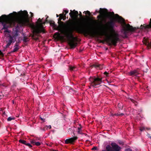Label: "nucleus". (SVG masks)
Masks as SVG:
<instances>
[{"label":"nucleus","instance_id":"nucleus-33","mask_svg":"<svg viewBox=\"0 0 151 151\" xmlns=\"http://www.w3.org/2000/svg\"><path fill=\"white\" fill-rule=\"evenodd\" d=\"M41 118V120L42 121H43V122H44V121H45V119H42V118Z\"/></svg>","mask_w":151,"mask_h":151},{"label":"nucleus","instance_id":"nucleus-3","mask_svg":"<svg viewBox=\"0 0 151 151\" xmlns=\"http://www.w3.org/2000/svg\"><path fill=\"white\" fill-rule=\"evenodd\" d=\"M91 85L93 87H96L97 86L100 85L102 82V78L99 77H92L90 78Z\"/></svg>","mask_w":151,"mask_h":151},{"label":"nucleus","instance_id":"nucleus-21","mask_svg":"<svg viewBox=\"0 0 151 151\" xmlns=\"http://www.w3.org/2000/svg\"><path fill=\"white\" fill-rule=\"evenodd\" d=\"M19 142L22 143V144H25L26 145V141L23 140H22L21 139H20L19 141Z\"/></svg>","mask_w":151,"mask_h":151},{"label":"nucleus","instance_id":"nucleus-18","mask_svg":"<svg viewBox=\"0 0 151 151\" xmlns=\"http://www.w3.org/2000/svg\"><path fill=\"white\" fill-rule=\"evenodd\" d=\"M81 127H79L78 128V131L77 132L78 134H82V133L81 132Z\"/></svg>","mask_w":151,"mask_h":151},{"label":"nucleus","instance_id":"nucleus-13","mask_svg":"<svg viewBox=\"0 0 151 151\" xmlns=\"http://www.w3.org/2000/svg\"><path fill=\"white\" fill-rule=\"evenodd\" d=\"M106 12V10L105 9H100L99 12L101 14H104Z\"/></svg>","mask_w":151,"mask_h":151},{"label":"nucleus","instance_id":"nucleus-34","mask_svg":"<svg viewBox=\"0 0 151 151\" xmlns=\"http://www.w3.org/2000/svg\"><path fill=\"white\" fill-rule=\"evenodd\" d=\"M31 16L32 17V16L33 15V14L31 12Z\"/></svg>","mask_w":151,"mask_h":151},{"label":"nucleus","instance_id":"nucleus-7","mask_svg":"<svg viewBox=\"0 0 151 151\" xmlns=\"http://www.w3.org/2000/svg\"><path fill=\"white\" fill-rule=\"evenodd\" d=\"M70 11L69 14L71 17H77L78 14V12L77 11H76L74 10L73 11L71 10Z\"/></svg>","mask_w":151,"mask_h":151},{"label":"nucleus","instance_id":"nucleus-10","mask_svg":"<svg viewBox=\"0 0 151 151\" xmlns=\"http://www.w3.org/2000/svg\"><path fill=\"white\" fill-rule=\"evenodd\" d=\"M115 17L119 22L122 23L124 22V19L122 17L119 16L118 15L116 14L115 15Z\"/></svg>","mask_w":151,"mask_h":151},{"label":"nucleus","instance_id":"nucleus-23","mask_svg":"<svg viewBox=\"0 0 151 151\" xmlns=\"http://www.w3.org/2000/svg\"><path fill=\"white\" fill-rule=\"evenodd\" d=\"M18 49V48L17 46H15L14 47L13 49V52H15L17 51Z\"/></svg>","mask_w":151,"mask_h":151},{"label":"nucleus","instance_id":"nucleus-12","mask_svg":"<svg viewBox=\"0 0 151 151\" xmlns=\"http://www.w3.org/2000/svg\"><path fill=\"white\" fill-rule=\"evenodd\" d=\"M31 143L33 145H36L37 146H40V145L41 144L39 142H35V140H32L31 141Z\"/></svg>","mask_w":151,"mask_h":151},{"label":"nucleus","instance_id":"nucleus-40","mask_svg":"<svg viewBox=\"0 0 151 151\" xmlns=\"http://www.w3.org/2000/svg\"><path fill=\"white\" fill-rule=\"evenodd\" d=\"M105 151V150H103V151Z\"/></svg>","mask_w":151,"mask_h":151},{"label":"nucleus","instance_id":"nucleus-24","mask_svg":"<svg viewBox=\"0 0 151 151\" xmlns=\"http://www.w3.org/2000/svg\"><path fill=\"white\" fill-rule=\"evenodd\" d=\"M68 11L67 10H64L63 11V14H64V13H65V14H64V16H65V15L66 14H67L68 13Z\"/></svg>","mask_w":151,"mask_h":151},{"label":"nucleus","instance_id":"nucleus-11","mask_svg":"<svg viewBox=\"0 0 151 151\" xmlns=\"http://www.w3.org/2000/svg\"><path fill=\"white\" fill-rule=\"evenodd\" d=\"M138 73V72L136 70L130 71L129 73V75L131 76L137 75Z\"/></svg>","mask_w":151,"mask_h":151},{"label":"nucleus","instance_id":"nucleus-25","mask_svg":"<svg viewBox=\"0 0 151 151\" xmlns=\"http://www.w3.org/2000/svg\"><path fill=\"white\" fill-rule=\"evenodd\" d=\"M54 22L53 21H51L50 22V24L52 26H53L54 25Z\"/></svg>","mask_w":151,"mask_h":151},{"label":"nucleus","instance_id":"nucleus-22","mask_svg":"<svg viewBox=\"0 0 151 151\" xmlns=\"http://www.w3.org/2000/svg\"><path fill=\"white\" fill-rule=\"evenodd\" d=\"M75 69V67L74 66H70V70H74L75 71L76 70Z\"/></svg>","mask_w":151,"mask_h":151},{"label":"nucleus","instance_id":"nucleus-20","mask_svg":"<svg viewBox=\"0 0 151 151\" xmlns=\"http://www.w3.org/2000/svg\"><path fill=\"white\" fill-rule=\"evenodd\" d=\"M15 119V118L14 117H9L7 119V121H11L12 120H14Z\"/></svg>","mask_w":151,"mask_h":151},{"label":"nucleus","instance_id":"nucleus-32","mask_svg":"<svg viewBox=\"0 0 151 151\" xmlns=\"http://www.w3.org/2000/svg\"><path fill=\"white\" fill-rule=\"evenodd\" d=\"M125 151H132V150L130 148H128L126 149Z\"/></svg>","mask_w":151,"mask_h":151},{"label":"nucleus","instance_id":"nucleus-28","mask_svg":"<svg viewBox=\"0 0 151 151\" xmlns=\"http://www.w3.org/2000/svg\"><path fill=\"white\" fill-rule=\"evenodd\" d=\"M26 145L29 147H32V145L29 143H26Z\"/></svg>","mask_w":151,"mask_h":151},{"label":"nucleus","instance_id":"nucleus-17","mask_svg":"<svg viewBox=\"0 0 151 151\" xmlns=\"http://www.w3.org/2000/svg\"><path fill=\"white\" fill-rule=\"evenodd\" d=\"M107 151H111V147L109 145H108L106 147Z\"/></svg>","mask_w":151,"mask_h":151},{"label":"nucleus","instance_id":"nucleus-4","mask_svg":"<svg viewBox=\"0 0 151 151\" xmlns=\"http://www.w3.org/2000/svg\"><path fill=\"white\" fill-rule=\"evenodd\" d=\"M111 145L114 151H119L121 149V147L114 142H112Z\"/></svg>","mask_w":151,"mask_h":151},{"label":"nucleus","instance_id":"nucleus-6","mask_svg":"<svg viewBox=\"0 0 151 151\" xmlns=\"http://www.w3.org/2000/svg\"><path fill=\"white\" fill-rule=\"evenodd\" d=\"M54 37L57 40H63L64 38L63 36L61 35L58 32H56L54 34Z\"/></svg>","mask_w":151,"mask_h":151},{"label":"nucleus","instance_id":"nucleus-39","mask_svg":"<svg viewBox=\"0 0 151 151\" xmlns=\"http://www.w3.org/2000/svg\"><path fill=\"white\" fill-rule=\"evenodd\" d=\"M4 28L5 27V25H4Z\"/></svg>","mask_w":151,"mask_h":151},{"label":"nucleus","instance_id":"nucleus-2","mask_svg":"<svg viewBox=\"0 0 151 151\" xmlns=\"http://www.w3.org/2000/svg\"><path fill=\"white\" fill-rule=\"evenodd\" d=\"M0 22L8 24L9 26L15 25L16 23L22 25H27L31 26L33 29L34 32L38 33L44 32V29L41 19L39 18L36 22V25L30 24L28 17V13L24 11L17 13L14 12L8 16L2 15L0 17Z\"/></svg>","mask_w":151,"mask_h":151},{"label":"nucleus","instance_id":"nucleus-31","mask_svg":"<svg viewBox=\"0 0 151 151\" xmlns=\"http://www.w3.org/2000/svg\"><path fill=\"white\" fill-rule=\"evenodd\" d=\"M104 74L106 75V76H109L108 75V73L106 72H105L104 73Z\"/></svg>","mask_w":151,"mask_h":151},{"label":"nucleus","instance_id":"nucleus-14","mask_svg":"<svg viewBox=\"0 0 151 151\" xmlns=\"http://www.w3.org/2000/svg\"><path fill=\"white\" fill-rule=\"evenodd\" d=\"M12 41L11 38H10V40L8 41V42L7 45H6V47H9V45H10L12 43Z\"/></svg>","mask_w":151,"mask_h":151},{"label":"nucleus","instance_id":"nucleus-19","mask_svg":"<svg viewBox=\"0 0 151 151\" xmlns=\"http://www.w3.org/2000/svg\"><path fill=\"white\" fill-rule=\"evenodd\" d=\"M149 129H149L147 128H145L144 127H141L140 128V130L141 131H143L144 130H145L146 129V130H149Z\"/></svg>","mask_w":151,"mask_h":151},{"label":"nucleus","instance_id":"nucleus-1","mask_svg":"<svg viewBox=\"0 0 151 151\" xmlns=\"http://www.w3.org/2000/svg\"><path fill=\"white\" fill-rule=\"evenodd\" d=\"M57 29L68 38L69 44L72 48L75 47L77 44L76 42L77 38L73 37L72 34L74 31L85 35H89L92 37L96 35L105 36L107 40L114 45H116L119 39L118 34L113 27L107 24L105 27L102 30L97 31L78 24H75L71 27H68L61 22L58 27Z\"/></svg>","mask_w":151,"mask_h":151},{"label":"nucleus","instance_id":"nucleus-37","mask_svg":"<svg viewBox=\"0 0 151 151\" xmlns=\"http://www.w3.org/2000/svg\"><path fill=\"white\" fill-rule=\"evenodd\" d=\"M131 101H132V102H133V100H131Z\"/></svg>","mask_w":151,"mask_h":151},{"label":"nucleus","instance_id":"nucleus-38","mask_svg":"<svg viewBox=\"0 0 151 151\" xmlns=\"http://www.w3.org/2000/svg\"><path fill=\"white\" fill-rule=\"evenodd\" d=\"M53 151H57V150H53Z\"/></svg>","mask_w":151,"mask_h":151},{"label":"nucleus","instance_id":"nucleus-27","mask_svg":"<svg viewBox=\"0 0 151 151\" xmlns=\"http://www.w3.org/2000/svg\"><path fill=\"white\" fill-rule=\"evenodd\" d=\"M123 115V114H114V115H116V116H122Z\"/></svg>","mask_w":151,"mask_h":151},{"label":"nucleus","instance_id":"nucleus-9","mask_svg":"<svg viewBox=\"0 0 151 151\" xmlns=\"http://www.w3.org/2000/svg\"><path fill=\"white\" fill-rule=\"evenodd\" d=\"M124 29L126 30H132L133 28L132 26H130L129 24H126L124 27Z\"/></svg>","mask_w":151,"mask_h":151},{"label":"nucleus","instance_id":"nucleus-15","mask_svg":"<svg viewBox=\"0 0 151 151\" xmlns=\"http://www.w3.org/2000/svg\"><path fill=\"white\" fill-rule=\"evenodd\" d=\"M145 27L146 28H151V19H150V22L149 25H145Z\"/></svg>","mask_w":151,"mask_h":151},{"label":"nucleus","instance_id":"nucleus-29","mask_svg":"<svg viewBox=\"0 0 151 151\" xmlns=\"http://www.w3.org/2000/svg\"><path fill=\"white\" fill-rule=\"evenodd\" d=\"M60 14V17H61V18H63V14Z\"/></svg>","mask_w":151,"mask_h":151},{"label":"nucleus","instance_id":"nucleus-35","mask_svg":"<svg viewBox=\"0 0 151 151\" xmlns=\"http://www.w3.org/2000/svg\"><path fill=\"white\" fill-rule=\"evenodd\" d=\"M100 17V16H98V18H99Z\"/></svg>","mask_w":151,"mask_h":151},{"label":"nucleus","instance_id":"nucleus-26","mask_svg":"<svg viewBox=\"0 0 151 151\" xmlns=\"http://www.w3.org/2000/svg\"><path fill=\"white\" fill-rule=\"evenodd\" d=\"M84 13H85L86 14H88V15H89L90 14V12L89 11H85L84 12Z\"/></svg>","mask_w":151,"mask_h":151},{"label":"nucleus","instance_id":"nucleus-36","mask_svg":"<svg viewBox=\"0 0 151 151\" xmlns=\"http://www.w3.org/2000/svg\"><path fill=\"white\" fill-rule=\"evenodd\" d=\"M56 15H57V17H58V15L57 14Z\"/></svg>","mask_w":151,"mask_h":151},{"label":"nucleus","instance_id":"nucleus-30","mask_svg":"<svg viewBox=\"0 0 151 151\" xmlns=\"http://www.w3.org/2000/svg\"><path fill=\"white\" fill-rule=\"evenodd\" d=\"M0 55L1 56L3 55V54L1 50H0Z\"/></svg>","mask_w":151,"mask_h":151},{"label":"nucleus","instance_id":"nucleus-5","mask_svg":"<svg viewBox=\"0 0 151 151\" xmlns=\"http://www.w3.org/2000/svg\"><path fill=\"white\" fill-rule=\"evenodd\" d=\"M77 139V137H74L73 138L66 139L65 141V143L66 144L71 143L74 142Z\"/></svg>","mask_w":151,"mask_h":151},{"label":"nucleus","instance_id":"nucleus-8","mask_svg":"<svg viewBox=\"0 0 151 151\" xmlns=\"http://www.w3.org/2000/svg\"><path fill=\"white\" fill-rule=\"evenodd\" d=\"M143 42L144 44L147 45L148 46H151V42L150 43V42L148 41L147 38L144 37L143 40Z\"/></svg>","mask_w":151,"mask_h":151},{"label":"nucleus","instance_id":"nucleus-16","mask_svg":"<svg viewBox=\"0 0 151 151\" xmlns=\"http://www.w3.org/2000/svg\"><path fill=\"white\" fill-rule=\"evenodd\" d=\"M51 125H49V126H45V127L44 128V129L45 130H47L48 129H51Z\"/></svg>","mask_w":151,"mask_h":151}]
</instances>
